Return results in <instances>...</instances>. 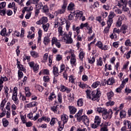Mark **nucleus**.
<instances>
[{
  "label": "nucleus",
  "instance_id": "obj_9",
  "mask_svg": "<svg viewBox=\"0 0 131 131\" xmlns=\"http://www.w3.org/2000/svg\"><path fill=\"white\" fill-rule=\"evenodd\" d=\"M124 18H125V15L124 14L122 15H119L118 16V19L117 20L116 26L118 28L121 27V25H122V21L124 19Z\"/></svg>",
  "mask_w": 131,
  "mask_h": 131
},
{
  "label": "nucleus",
  "instance_id": "obj_35",
  "mask_svg": "<svg viewBox=\"0 0 131 131\" xmlns=\"http://www.w3.org/2000/svg\"><path fill=\"white\" fill-rule=\"evenodd\" d=\"M25 94L26 97H29L31 96V92H30V89H29V87L25 88Z\"/></svg>",
  "mask_w": 131,
  "mask_h": 131
},
{
  "label": "nucleus",
  "instance_id": "obj_6",
  "mask_svg": "<svg viewBox=\"0 0 131 131\" xmlns=\"http://www.w3.org/2000/svg\"><path fill=\"white\" fill-rule=\"evenodd\" d=\"M112 114H113V111L112 109L106 110L105 112L102 114V118L104 120H107V119H111L112 118Z\"/></svg>",
  "mask_w": 131,
  "mask_h": 131
},
{
  "label": "nucleus",
  "instance_id": "obj_5",
  "mask_svg": "<svg viewBox=\"0 0 131 131\" xmlns=\"http://www.w3.org/2000/svg\"><path fill=\"white\" fill-rule=\"evenodd\" d=\"M18 94V88L15 86L13 89V91L12 93V100L13 101L15 105H19V99H18V96H17Z\"/></svg>",
  "mask_w": 131,
  "mask_h": 131
},
{
  "label": "nucleus",
  "instance_id": "obj_7",
  "mask_svg": "<svg viewBox=\"0 0 131 131\" xmlns=\"http://www.w3.org/2000/svg\"><path fill=\"white\" fill-rule=\"evenodd\" d=\"M78 121H79V122L82 121L86 126H89L90 121L89 120V118H88V116L86 115L81 116L80 118H78Z\"/></svg>",
  "mask_w": 131,
  "mask_h": 131
},
{
  "label": "nucleus",
  "instance_id": "obj_38",
  "mask_svg": "<svg viewBox=\"0 0 131 131\" xmlns=\"http://www.w3.org/2000/svg\"><path fill=\"white\" fill-rule=\"evenodd\" d=\"M88 63L90 64H94L96 61V58H95V56H90L89 58L88 59Z\"/></svg>",
  "mask_w": 131,
  "mask_h": 131
},
{
  "label": "nucleus",
  "instance_id": "obj_30",
  "mask_svg": "<svg viewBox=\"0 0 131 131\" xmlns=\"http://www.w3.org/2000/svg\"><path fill=\"white\" fill-rule=\"evenodd\" d=\"M68 10L69 11H73V10H75V4L72 2L70 3L68 6Z\"/></svg>",
  "mask_w": 131,
  "mask_h": 131
},
{
  "label": "nucleus",
  "instance_id": "obj_32",
  "mask_svg": "<svg viewBox=\"0 0 131 131\" xmlns=\"http://www.w3.org/2000/svg\"><path fill=\"white\" fill-rule=\"evenodd\" d=\"M123 124L126 127H127V129L131 128V123L128 120H124L123 121Z\"/></svg>",
  "mask_w": 131,
  "mask_h": 131
},
{
  "label": "nucleus",
  "instance_id": "obj_21",
  "mask_svg": "<svg viewBox=\"0 0 131 131\" xmlns=\"http://www.w3.org/2000/svg\"><path fill=\"white\" fill-rule=\"evenodd\" d=\"M96 66H98V67L104 66V62H103V58H102V57H100L96 60Z\"/></svg>",
  "mask_w": 131,
  "mask_h": 131
},
{
  "label": "nucleus",
  "instance_id": "obj_31",
  "mask_svg": "<svg viewBox=\"0 0 131 131\" xmlns=\"http://www.w3.org/2000/svg\"><path fill=\"white\" fill-rule=\"evenodd\" d=\"M101 121H102V119L101 117L99 116H96L94 119V122L95 123H97V124H101Z\"/></svg>",
  "mask_w": 131,
  "mask_h": 131
},
{
  "label": "nucleus",
  "instance_id": "obj_23",
  "mask_svg": "<svg viewBox=\"0 0 131 131\" xmlns=\"http://www.w3.org/2000/svg\"><path fill=\"white\" fill-rule=\"evenodd\" d=\"M52 72L54 76H59V69L56 66L53 67Z\"/></svg>",
  "mask_w": 131,
  "mask_h": 131
},
{
  "label": "nucleus",
  "instance_id": "obj_15",
  "mask_svg": "<svg viewBox=\"0 0 131 131\" xmlns=\"http://www.w3.org/2000/svg\"><path fill=\"white\" fill-rule=\"evenodd\" d=\"M78 85L80 89H82L83 90H84V89H91V87L86 83L81 81L78 82Z\"/></svg>",
  "mask_w": 131,
  "mask_h": 131
},
{
  "label": "nucleus",
  "instance_id": "obj_27",
  "mask_svg": "<svg viewBox=\"0 0 131 131\" xmlns=\"http://www.w3.org/2000/svg\"><path fill=\"white\" fill-rule=\"evenodd\" d=\"M38 105V103L36 101H32L27 104V108H32V107H36Z\"/></svg>",
  "mask_w": 131,
  "mask_h": 131
},
{
  "label": "nucleus",
  "instance_id": "obj_25",
  "mask_svg": "<svg viewBox=\"0 0 131 131\" xmlns=\"http://www.w3.org/2000/svg\"><path fill=\"white\" fill-rule=\"evenodd\" d=\"M127 28H128V26L126 25H122L120 31L123 33V34H125L126 32H127Z\"/></svg>",
  "mask_w": 131,
  "mask_h": 131
},
{
  "label": "nucleus",
  "instance_id": "obj_3",
  "mask_svg": "<svg viewBox=\"0 0 131 131\" xmlns=\"http://www.w3.org/2000/svg\"><path fill=\"white\" fill-rule=\"evenodd\" d=\"M66 54H70L71 55L70 63L72 66H76L77 62H76V55L74 53L75 51L74 50L70 49L69 51H67Z\"/></svg>",
  "mask_w": 131,
  "mask_h": 131
},
{
  "label": "nucleus",
  "instance_id": "obj_43",
  "mask_svg": "<svg viewBox=\"0 0 131 131\" xmlns=\"http://www.w3.org/2000/svg\"><path fill=\"white\" fill-rule=\"evenodd\" d=\"M33 69L35 73H37L38 72V70H39V65L37 63H36L33 68Z\"/></svg>",
  "mask_w": 131,
  "mask_h": 131
},
{
  "label": "nucleus",
  "instance_id": "obj_26",
  "mask_svg": "<svg viewBox=\"0 0 131 131\" xmlns=\"http://www.w3.org/2000/svg\"><path fill=\"white\" fill-rule=\"evenodd\" d=\"M106 111L107 109H106L105 107H99L96 108V112L99 114H101V113H102V114H104V113Z\"/></svg>",
  "mask_w": 131,
  "mask_h": 131
},
{
  "label": "nucleus",
  "instance_id": "obj_11",
  "mask_svg": "<svg viewBox=\"0 0 131 131\" xmlns=\"http://www.w3.org/2000/svg\"><path fill=\"white\" fill-rule=\"evenodd\" d=\"M48 17L43 16L39 20L36 21V24H37V25H43L46 24V23H48Z\"/></svg>",
  "mask_w": 131,
  "mask_h": 131
},
{
  "label": "nucleus",
  "instance_id": "obj_56",
  "mask_svg": "<svg viewBox=\"0 0 131 131\" xmlns=\"http://www.w3.org/2000/svg\"><path fill=\"white\" fill-rule=\"evenodd\" d=\"M17 68L18 69H19L18 70H20V71H23V72H26V69H25V68H24V66L22 64L17 66Z\"/></svg>",
  "mask_w": 131,
  "mask_h": 131
},
{
  "label": "nucleus",
  "instance_id": "obj_16",
  "mask_svg": "<svg viewBox=\"0 0 131 131\" xmlns=\"http://www.w3.org/2000/svg\"><path fill=\"white\" fill-rule=\"evenodd\" d=\"M69 82H70L71 83H72V84H75L77 82L76 81V77L75 76L73 75H71L70 76H69Z\"/></svg>",
  "mask_w": 131,
  "mask_h": 131
},
{
  "label": "nucleus",
  "instance_id": "obj_52",
  "mask_svg": "<svg viewBox=\"0 0 131 131\" xmlns=\"http://www.w3.org/2000/svg\"><path fill=\"white\" fill-rule=\"evenodd\" d=\"M105 71L106 70H108L109 71H111L112 70V66L111 64H107V63L105 64Z\"/></svg>",
  "mask_w": 131,
  "mask_h": 131
},
{
  "label": "nucleus",
  "instance_id": "obj_53",
  "mask_svg": "<svg viewBox=\"0 0 131 131\" xmlns=\"http://www.w3.org/2000/svg\"><path fill=\"white\" fill-rule=\"evenodd\" d=\"M7 33V29L4 28L1 31V35L2 36H7L8 35Z\"/></svg>",
  "mask_w": 131,
  "mask_h": 131
},
{
  "label": "nucleus",
  "instance_id": "obj_62",
  "mask_svg": "<svg viewBox=\"0 0 131 131\" xmlns=\"http://www.w3.org/2000/svg\"><path fill=\"white\" fill-rule=\"evenodd\" d=\"M96 47H98L99 49H100V50H102V48H103V43L101 42V41H99L97 42L96 44Z\"/></svg>",
  "mask_w": 131,
  "mask_h": 131
},
{
  "label": "nucleus",
  "instance_id": "obj_18",
  "mask_svg": "<svg viewBox=\"0 0 131 131\" xmlns=\"http://www.w3.org/2000/svg\"><path fill=\"white\" fill-rule=\"evenodd\" d=\"M56 98H57L56 94H55V92H52L49 94V96L48 97V101L52 102V101H54Z\"/></svg>",
  "mask_w": 131,
  "mask_h": 131
},
{
  "label": "nucleus",
  "instance_id": "obj_13",
  "mask_svg": "<svg viewBox=\"0 0 131 131\" xmlns=\"http://www.w3.org/2000/svg\"><path fill=\"white\" fill-rule=\"evenodd\" d=\"M59 91L62 93H64V92H66L67 94H69V93H70V92H71V89L67 88L66 86L61 84L59 86Z\"/></svg>",
  "mask_w": 131,
  "mask_h": 131
},
{
  "label": "nucleus",
  "instance_id": "obj_29",
  "mask_svg": "<svg viewBox=\"0 0 131 131\" xmlns=\"http://www.w3.org/2000/svg\"><path fill=\"white\" fill-rule=\"evenodd\" d=\"M48 59H49V53H46L43 55L42 59L41 61V63L47 62Z\"/></svg>",
  "mask_w": 131,
  "mask_h": 131
},
{
  "label": "nucleus",
  "instance_id": "obj_45",
  "mask_svg": "<svg viewBox=\"0 0 131 131\" xmlns=\"http://www.w3.org/2000/svg\"><path fill=\"white\" fill-rule=\"evenodd\" d=\"M82 115V111L79 110L78 112L75 115V118H77V120L78 121V118H80V116Z\"/></svg>",
  "mask_w": 131,
  "mask_h": 131
},
{
  "label": "nucleus",
  "instance_id": "obj_36",
  "mask_svg": "<svg viewBox=\"0 0 131 131\" xmlns=\"http://www.w3.org/2000/svg\"><path fill=\"white\" fill-rule=\"evenodd\" d=\"M100 84H101V82L99 81H95L93 83L91 88H92V89H97Z\"/></svg>",
  "mask_w": 131,
  "mask_h": 131
},
{
  "label": "nucleus",
  "instance_id": "obj_14",
  "mask_svg": "<svg viewBox=\"0 0 131 131\" xmlns=\"http://www.w3.org/2000/svg\"><path fill=\"white\" fill-rule=\"evenodd\" d=\"M68 109L70 114H72V115H74V114H75L77 112V108L73 105H69L68 106Z\"/></svg>",
  "mask_w": 131,
  "mask_h": 131
},
{
  "label": "nucleus",
  "instance_id": "obj_2",
  "mask_svg": "<svg viewBox=\"0 0 131 131\" xmlns=\"http://www.w3.org/2000/svg\"><path fill=\"white\" fill-rule=\"evenodd\" d=\"M87 99L92 100V101H98L101 97V91L99 89L96 90L91 91V90L87 89L85 91Z\"/></svg>",
  "mask_w": 131,
  "mask_h": 131
},
{
  "label": "nucleus",
  "instance_id": "obj_34",
  "mask_svg": "<svg viewBox=\"0 0 131 131\" xmlns=\"http://www.w3.org/2000/svg\"><path fill=\"white\" fill-rule=\"evenodd\" d=\"M84 56H85V53L83 52V50H80L79 51V58L80 60H83V58H84Z\"/></svg>",
  "mask_w": 131,
  "mask_h": 131
},
{
  "label": "nucleus",
  "instance_id": "obj_20",
  "mask_svg": "<svg viewBox=\"0 0 131 131\" xmlns=\"http://www.w3.org/2000/svg\"><path fill=\"white\" fill-rule=\"evenodd\" d=\"M51 35V33L49 35L46 36L43 38V42L45 46H48V43L51 42V39H50V36Z\"/></svg>",
  "mask_w": 131,
  "mask_h": 131
},
{
  "label": "nucleus",
  "instance_id": "obj_44",
  "mask_svg": "<svg viewBox=\"0 0 131 131\" xmlns=\"http://www.w3.org/2000/svg\"><path fill=\"white\" fill-rule=\"evenodd\" d=\"M131 56V50H130L128 52L124 54V58H125L127 59H128L130 58Z\"/></svg>",
  "mask_w": 131,
  "mask_h": 131
},
{
  "label": "nucleus",
  "instance_id": "obj_54",
  "mask_svg": "<svg viewBox=\"0 0 131 131\" xmlns=\"http://www.w3.org/2000/svg\"><path fill=\"white\" fill-rule=\"evenodd\" d=\"M66 68V66H65V64L64 63H61V64L60 66V72L59 73H62L63 71H65V69Z\"/></svg>",
  "mask_w": 131,
  "mask_h": 131
},
{
  "label": "nucleus",
  "instance_id": "obj_28",
  "mask_svg": "<svg viewBox=\"0 0 131 131\" xmlns=\"http://www.w3.org/2000/svg\"><path fill=\"white\" fill-rule=\"evenodd\" d=\"M9 81V79L6 76H2L0 77V84H3L4 82Z\"/></svg>",
  "mask_w": 131,
  "mask_h": 131
},
{
  "label": "nucleus",
  "instance_id": "obj_49",
  "mask_svg": "<svg viewBox=\"0 0 131 131\" xmlns=\"http://www.w3.org/2000/svg\"><path fill=\"white\" fill-rule=\"evenodd\" d=\"M53 24L54 25V28H58V27L59 28V26H60V24L57 19L55 20V21L53 23Z\"/></svg>",
  "mask_w": 131,
  "mask_h": 131
},
{
  "label": "nucleus",
  "instance_id": "obj_19",
  "mask_svg": "<svg viewBox=\"0 0 131 131\" xmlns=\"http://www.w3.org/2000/svg\"><path fill=\"white\" fill-rule=\"evenodd\" d=\"M42 13H44L46 15H49L50 13V9L48 5H44L42 6Z\"/></svg>",
  "mask_w": 131,
  "mask_h": 131
},
{
  "label": "nucleus",
  "instance_id": "obj_8",
  "mask_svg": "<svg viewBox=\"0 0 131 131\" xmlns=\"http://www.w3.org/2000/svg\"><path fill=\"white\" fill-rule=\"evenodd\" d=\"M54 45L58 49L61 48V43H60L59 40L56 37H52L51 40V46H54Z\"/></svg>",
  "mask_w": 131,
  "mask_h": 131
},
{
  "label": "nucleus",
  "instance_id": "obj_39",
  "mask_svg": "<svg viewBox=\"0 0 131 131\" xmlns=\"http://www.w3.org/2000/svg\"><path fill=\"white\" fill-rule=\"evenodd\" d=\"M83 99L82 98H80L77 101V106H78V107H82V106H83Z\"/></svg>",
  "mask_w": 131,
  "mask_h": 131
},
{
  "label": "nucleus",
  "instance_id": "obj_10",
  "mask_svg": "<svg viewBox=\"0 0 131 131\" xmlns=\"http://www.w3.org/2000/svg\"><path fill=\"white\" fill-rule=\"evenodd\" d=\"M117 6H118L119 8H121L122 12H128L129 8L127 7V4H122L121 3H118Z\"/></svg>",
  "mask_w": 131,
  "mask_h": 131
},
{
  "label": "nucleus",
  "instance_id": "obj_24",
  "mask_svg": "<svg viewBox=\"0 0 131 131\" xmlns=\"http://www.w3.org/2000/svg\"><path fill=\"white\" fill-rule=\"evenodd\" d=\"M72 28L73 31H76L77 34H79V33H80V27H76V25L74 24Z\"/></svg>",
  "mask_w": 131,
  "mask_h": 131
},
{
  "label": "nucleus",
  "instance_id": "obj_48",
  "mask_svg": "<svg viewBox=\"0 0 131 131\" xmlns=\"http://www.w3.org/2000/svg\"><path fill=\"white\" fill-rule=\"evenodd\" d=\"M51 78H50L49 76L45 75L43 77V81L46 83L50 82V80Z\"/></svg>",
  "mask_w": 131,
  "mask_h": 131
},
{
  "label": "nucleus",
  "instance_id": "obj_57",
  "mask_svg": "<svg viewBox=\"0 0 131 131\" xmlns=\"http://www.w3.org/2000/svg\"><path fill=\"white\" fill-rule=\"evenodd\" d=\"M120 116L121 118H124L126 116V112L124 111H121L120 113Z\"/></svg>",
  "mask_w": 131,
  "mask_h": 131
},
{
  "label": "nucleus",
  "instance_id": "obj_51",
  "mask_svg": "<svg viewBox=\"0 0 131 131\" xmlns=\"http://www.w3.org/2000/svg\"><path fill=\"white\" fill-rule=\"evenodd\" d=\"M66 29L67 31H69V29L70 28V26H71V23L69 21H66Z\"/></svg>",
  "mask_w": 131,
  "mask_h": 131
},
{
  "label": "nucleus",
  "instance_id": "obj_61",
  "mask_svg": "<svg viewBox=\"0 0 131 131\" xmlns=\"http://www.w3.org/2000/svg\"><path fill=\"white\" fill-rule=\"evenodd\" d=\"M101 126V128L100 131H108V127H106L105 126H104V125H103V124H101L100 125Z\"/></svg>",
  "mask_w": 131,
  "mask_h": 131
},
{
  "label": "nucleus",
  "instance_id": "obj_40",
  "mask_svg": "<svg viewBox=\"0 0 131 131\" xmlns=\"http://www.w3.org/2000/svg\"><path fill=\"white\" fill-rule=\"evenodd\" d=\"M51 111H53V112H54V113H56V114H58L59 113V112L58 110H59V107H58V106H53L51 107Z\"/></svg>",
  "mask_w": 131,
  "mask_h": 131
},
{
  "label": "nucleus",
  "instance_id": "obj_47",
  "mask_svg": "<svg viewBox=\"0 0 131 131\" xmlns=\"http://www.w3.org/2000/svg\"><path fill=\"white\" fill-rule=\"evenodd\" d=\"M107 99L109 100V101H111V99H112V97L114 96V93L113 92H110L107 93Z\"/></svg>",
  "mask_w": 131,
  "mask_h": 131
},
{
  "label": "nucleus",
  "instance_id": "obj_1",
  "mask_svg": "<svg viewBox=\"0 0 131 131\" xmlns=\"http://www.w3.org/2000/svg\"><path fill=\"white\" fill-rule=\"evenodd\" d=\"M58 36H62L60 40L63 41L67 45H71L73 43V38H72V31H70L68 34L63 31V27L59 26L58 28ZM64 33V34H63Z\"/></svg>",
  "mask_w": 131,
  "mask_h": 131
},
{
  "label": "nucleus",
  "instance_id": "obj_55",
  "mask_svg": "<svg viewBox=\"0 0 131 131\" xmlns=\"http://www.w3.org/2000/svg\"><path fill=\"white\" fill-rule=\"evenodd\" d=\"M56 19H57V21H58V22L60 24H61V25H63V24H64V22L66 21V19L64 18H63L62 17L57 18Z\"/></svg>",
  "mask_w": 131,
  "mask_h": 131
},
{
  "label": "nucleus",
  "instance_id": "obj_42",
  "mask_svg": "<svg viewBox=\"0 0 131 131\" xmlns=\"http://www.w3.org/2000/svg\"><path fill=\"white\" fill-rule=\"evenodd\" d=\"M115 80L113 78H110L107 81V83L108 85H112L114 83Z\"/></svg>",
  "mask_w": 131,
  "mask_h": 131
},
{
  "label": "nucleus",
  "instance_id": "obj_37",
  "mask_svg": "<svg viewBox=\"0 0 131 131\" xmlns=\"http://www.w3.org/2000/svg\"><path fill=\"white\" fill-rule=\"evenodd\" d=\"M42 28L45 32H48L49 28H50V24L47 23L46 24L42 25Z\"/></svg>",
  "mask_w": 131,
  "mask_h": 131
},
{
  "label": "nucleus",
  "instance_id": "obj_46",
  "mask_svg": "<svg viewBox=\"0 0 131 131\" xmlns=\"http://www.w3.org/2000/svg\"><path fill=\"white\" fill-rule=\"evenodd\" d=\"M20 116L22 123L23 124H26L27 122V120H26V115H20Z\"/></svg>",
  "mask_w": 131,
  "mask_h": 131
},
{
  "label": "nucleus",
  "instance_id": "obj_4",
  "mask_svg": "<svg viewBox=\"0 0 131 131\" xmlns=\"http://www.w3.org/2000/svg\"><path fill=\"white\" fill-rule=\"evenodd\" d=\"M69 117L67 116V115L63 114L61 116V119L63 122L62 124V122L59 121L58 123V131H62L63 130V128H64V124H66L67 122H68V119Z\"/></svg>",
  "mask_w": 131,
  "mask_h": 131
},
{
  "label": "nucleus",
  "instance_id": "obj_63",
  "mask_svg": "<svg viewBox=\"0 0 131 131\" xmlns=\"http://www.w3.org/2000/svg\"><path fill=\"white\" fill-rule=\"evenodd\" d=\"M62 59H63V56L61 55L57 54L56 56V60L58 62H60V61H61V60H62Z\"/></svg>",
  "mask_w": 131,
  "mask_h": 131
},
{
  "label": "nucleus",
  "instance_id": "obj_41",
  "mask_svg": "<svg viewBox=\"0 0 131 131\" xmlns=\"http://www.w3.org/2000/svg\"><path fill=\"white\" fill-rule=\"evenodd\" d=\"M57 121H58L57 118H52L50 122V125H51V126H54V125H55V124H56V122H57Z\"/></svg>",
  "mask_w": 131,
  "mask_h": 131
},
{
  "label": "nucleus",
  "instance_id": "obj_60",
  "mask_svg": "<svg viewBox=\"0 0 131 131\" xmlns=\"http://www.w3.org/2000/svg\"><path fill=\"white\" fill-rule=\"evenodd\" d=\"M36 7V10H39L41 9V7H42V3L41 2L39 3V4L37 3L35 5Z\"/></svg>",
  "mask_w": 131,
  "mask_h": 131
},
{
  "label": "nucleus",
  "instance_id": "obj_17",
  "mask_svg": "<svg viewBox=\"0 0 131 131\" xmlns=\"http://www.w3.org/2000/svg\"><path fill=\"white\" fill-rule=\"evenodd\" d=\"M62 102L63 98L62 97V93L59 92L57 94V101L56 100L55 103H56V104H62Z\"/></svg>",
  "mask_w": 131,
  "mask_h": 131
},
{
  "label": "nucleus",
  "instance_id": "obj_58",
  "mask_svg": "<svg viewBox=\"0 0 131 131\" xmlns=\"http://www.w3.org/2000/svg\"><path fill=\"white\" fill-rule=\"evenodd\" d=\"M86 29L88 30L87 33L89 34V35H91L93 33V27H90V26H89L87 27Z\"/></svg>",
  "mask_w": 131,
  "mask_h": 131
},
{
  "label": "nucleus",
  "instance_id": "obj_12",
  "mask_svg": "<svg viewBox=\"0 0 131 131\" xmlns=\"http://www.w3.org/2000/svg\"><path fill=\"white\" fill-rule=\"evenodd\" d=\"M8 8L13 10L14 14H16V13L17 12V10H18V7H17V5H16L15 2H14L10 3L8 5Z\"/></svg>",
  "mask_w": 131,
  "mask_h": 131
},
{
  "label": "nucleus",
  "instance_id": "obj_22",
  "mask_svg": "<svg viewBox=\"0 0 131 131\" xmlns=\"http://www.w3.org/2000/svg\"><path fill=\"white\" fill-rule=\"evenodd\" d=\"M30 54L34 59H37V58H39V53L35 51H30Z\"/></svg>",
  "mask_w": 131,
  "mask_h": 131
},
{
  "label": "nucleus",
  "instance_id": "obj_59",
  "mask_svg": "<svg viewBox=\"0 0 131 131\" xmlns=\"http://www.w3.org/2000/svg\"><path fill=\"white\" fill-rule=\"evenodd\" d=\"M35 89L39 92H42L43 91V87L41 86L40 85H36L35 86Z\"/></svg>",
  "mask_w": 131,
  "mask_h": 131
},
{
  "label": "nucleus",
  "instance_id": "obj_64",
  "mask_svg": "<svg viewBox=\"0 0 131 131\" xmlns=\"http://www.w3.org/2000/svg\"><path fill=\"white\" fill-rule=\"evenodd\" d=\"M125 46L126 47H131V41L130 39H127L125 41Z\"/></svg>",
  "mask_w": 131,
  "mask_h": 131
},
{
  "label": "nucleus",
  "instance_id": "obj_50",
  "mask_svg": "<svg viewBox=\"0 0 131 131\" xmlns=\"http://www.w3.org/2000/svg\"><path fill=\"white\" fill-rule=\"evenodd\" d=\"M2 122L4 127H7L9 125V121L5 118L3 119Z\"/></svg>",
  "mask_w": 131,
  "mask_h": 131
},
{
  "label": "nucleus",
  "instance_id": "obj_33",
  "mask_svg": "<svg viewBox=\"0 0 131 131\" xmlns=\"http://www.w3.org/2000/svg\"><path fill=\"white\" fill-rule=\"evenodd\" d=\"M6 103H7V99L5 98L2 101L0 105V109L2 110V111H4V108L6 105Z\"/></svg>",
  "mask_w": 131,
  "mask_h": 131
}]
</instances>
